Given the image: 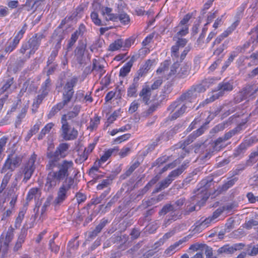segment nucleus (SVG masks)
Listing matches in <instances>:
<instances>
[{
    "label": "nucleus",
    "mask_w": 258,
    "mask_h": 258,
    "mask_svg": "<svg viewBox=\"0 0 258 258\" xmlns=\"http://www.w3.org/2000/svg\"><path fill=\"white\" fill-rule=\"evenodd\" d=\"M190 88L194 93L195 95H196V97H197L198 93L204 92L207 90L205 86L201 82L199 84L194 85Z\"/></svg>",
    "instance_id": "ea45409f"
},
{
    "label": "nucleus",
    "mask_w": 258,
    "mask_h": 258,
    "mask_svg": "<svg viewBox=\"0 0 258 258\" xmlns=\"http://www.w3.org/2000/svg\"><path fill=\"white\" fill-rule=\"evenodd\" d=\"M209 121H207L198 128L196 131L193 132L189 135L185 141L182 143H179V147L182 149H184L186 146L192 143L197 137L202 135L204 132L207 130V125L209 123Z\"/></svg>",
    "instance_id": "1a4fd4ad"
},
{
    "label": "nucleus",
    "mask_w": 258,
    "mask_h": 258,
    "mask_svg": "<svg viewBox=\"0 0 258 258\" xmlns=\"http://www.w3.org/2000/svg\"><path fill=\"white\" fill-rule=\"evenodd\" d=\"M139 85V82L133 80V83L130 85L127 89V95L128 97H132L137 96V92Z\"/></svg>",
    "instance_id": "2f4dec72"
},
{
    "label": "nucleus",
    "mask_w": 258,
    "mask_h": 258,
    "mask_svg": "<svg viewBox=\"0 0 258 258\" xmlns=\"http://www.w3.org/2000/svg\"><path fill=\"white\" fill-rule=\"evenodd\" d=\"M187 240V237H185L181 239H180L178 241L176 242L173 244L170 245L168 247L165 251L164 253L166 255H172L175 253L177 247L183 242H186Z\"/></svg>",
    "instance_id": "a878e982"
},
{
    "label": "nucleus",
    "mask_w": 258,
    "mask_h": 258,
    "mask_svg": "<svg viewBox=\"0 0 258 258\" xmlns=\"http://www.w3.org/2000/svg\"><path fill=\"white\" fill-rule=\"evenodd\" d=\"M46 96L40 94L34 99L33 104L32 105V111L33 113L37 111L40 104L42 103L43 99L45 98Z\"/></svg>",
    "instance_id": "7c9ffc66"
},
{
    "label": "nucleus",
    "mask_w": 258,
    "mask_h": 258,
    "mask_svg": "<svg viewBox=\"0 0 258 258\" xmlns=\"http://www.w3.org/2000/svg\"><path fill=\"white\" fill-rule=\"evenodd\" d=\"M75 57L77 62L80 65H85L90 60V54L87 50V43L79 41L74 51Z\"/></svg>",
    "instance_id": "20e7f679"
},
{
    "label": "nucleus",
    "mask_w": 258,
    "mask_h": 258,
    "mask_svg": "<svg viewBox=\"0 0 258 258\" xmlns=\"http://www.w3.org/2000/svg\"><path fill=\"white\" fill-rule=\"evenodd\" d=\"M213 220V218H211V217L209 216L208 218H206L201 222H196V226L192 231L195 232L201 231L203 229L207 227L209 224Z\"/></svg>",
    "instance_id": "393cba45"
},
{
    "label": "nucleus",
    "mask_w": 258,
    "mask_h": 258,
    "mask_svg": "<svg viewBox=\"0 0 258 258\" xmlns=\"http://www.w3.org/2000/svg\"><path fill=\"white\" fill-rule=\"evenodd\" d=\"M64 24V19L61 20L60 25L54 31L52 39L54 43H56V47L59 48L60 42L64 38V30L63 29V26Z\"/></svg>",
    "instance_id": "ddd939ff"
},
{
    "label": "nucleus",
    "mask_w": 258,
    "mask_h": 258,
    "mask_svg": "<svg viewBox=\"0 0 258 258\" xmlns=\"http://www.w3.org/2000/svg\"><path fill=\"white\" fill-rule=\"evenodd\" d=\"M51 81L48 77L45 82L42 84L41 89L40 90V93L45 96H47L50 90Z\"/></svg>",
    "instance_id": "4c0bfd02"
},
{
    "label": "nucleus",
    "mask_w": 258,
    "mask_h": 258,
    "mask_svg": "<svg viewBox=\"0 0 258 258\" xmlns=\"http://www.w3.org/2000/svg\"><path fill=\"white\" fill-rule=\"evenodd\" d=\"M187 106L186 103L183 104L171 116H169L170 120H174L183 114L186 111Z\"/></svg>",
    "instance_id": "c756f323"
},
{
    "label": "nucleus",
    "mask_w": 258,
    "mask_h": 258,
    "mask_svg": "<svg viewBox=\"0 0 258 258\" xmlns=\"http://www.w3.org/2000/svg\"><path fill=\"white\" fill-rule=\"evenodd\" d=\"M258 92V87L254 85H247L243 89L239 92V96L241 100L246 99L249 97L253 96Z\"/></svg>",
    "instance_id": "dca6fc26"
},
{
    "label": "nucleus",
    "mask_w": 258,
    "mask_h": 258,
    "mask_svg": "<svg viewBox=\"0 0 258 258\" xmlns=\"http://www.w3.org/2000/svg\"><path fill=\"white\" fill-rule=\"evenodd\" d=\"M197 98L196 95L192 91L190 88L185 92H183L179 97L168 106V111L172 112L176 108L180 106L182 103L187 101L192 102Z\"/></svg>",
    "instance_id": "39448f33"
},
{
    "label": "nucleus",
    "mask_w": 258,
    "mask_h": 258,
    "mask_svg": "<svg viewBox=\"0 0 258 258\" xmlns=\"http://www.w3.org/2000/svg\"><path fill=\"white\" fill-rule=\"evenodd\" d=\"M179 66L180 64L178 62H175L171 66L170 72L168 75V79L173 76H175L176 78V74L179 71Z\"/></svg>",
    "instance_id": "8fccbe9b"
},
{
    "label": "nucleus",
    "mask_w": 258,
    "mask_h": 258,
    "mask_svg": "<svg viewBox=\"0 0 258 258\" xmlns=\"http://www.w3.org/2000/svg\"><path fill=\"white\" fill-rule=\"evenodd\" d=\"M236 25L233 23L231 27H229L221 35L216 38L213 43V47L215 45H218L221 43L222 40L227 37L236 28Z\"/></svg>",
    "instance_id": "b1692460"
},
{
    "label": "nucleus",
    "mask_w": 258,
    "mask_h": 258,
    "mask_svg": "<svg viewBox=\"0 0 258 258\" xmlns=\"http://www.w3.org/2000/svg\"><path fill=\"white\" fill-rule=\"evenodd\" d=\"M78 81V78L74 77L66 84V90H67L66 91V105L73 98L74 94L73 88L77 84Z\"/></svg>",
    "instance_id": "2eb2a0df"
},
{
    "label": "nucleus",
    "mask_w": 258,
    "mask_h": 258,
    "mask_svg": "<svg viewBox=\"0 0 258 258\" xmlns=\"http://www.w3.org/2000/svg\"><path fill=\"white\" fill-rule=\"evenodd\" d=\"M140 163L138 161H135L126 171V172L122 174L121 177L123 179H125L131 175L133 171L139 166Z\"/></svg>",
    "instance_id": "a19ab883"
},
{
    "label": "nucleus",
    "mask_w": 258,
    "mask_h": 258,
    "mask_svg": "<svg viewBox=\"0 0 258 258\" xmlns=\"http://www.w3.org/2000/svg\"><path fill=\"white\" fill-rule=\"evenodd\" d=\"M108 223V219L105 218L101 219L99 224L96 226L95 228L88 232V238L93 239L95 238Z\"/></svg>",
    "instance_id": "f3484780"
},
{
    "label": "nucleus",
    "mask_w": 258,
    "mask_h": 258,
    "mask_svg": "<svg viewBox=\"0 0 258 258\" xmlns=\"http://www.w3.org/2000/svg\"><path fill=\"white\" fill-rule=\"evenodd\" d=\"M232 90V83L225 81L219 83L216 88L217 91H218L219 93H221L222 96H223L225 92H229Z\"/></svg>",
    "instance_id": "4be33fe9"
},
{
    "label": "nucleus",
    "mask_w": 258,
    "mask_h": 258,
    "mask_svg": "<svg viewBox=\"0 0 258 258\" xmlns=\"http://www.w3.org/2000/svg\"><path fill=\"white\" fill-rule=\"evenodd\" d=\"M258 156V147L257 148L256 151L252 152L250 155L249 159L246 162V164L247 166H251L253 163H255L256 160L255 159L256 157Z\"/></svg>",
    "instance_id": "6e6d98bb"
},
{
    "label": "nucleus",
    "mask_w": 258,
    "mask_h": 258,
    "mask_svg": "<svg viewBox=\"0 0 258 258\" xmlns=\"http://www.w3.org/2000/svg\"><path fill=\"white\" fill-rule=\"evenodd\" d=\"M113 239L114 243L120 244L121 243H126L128 240V236L125 234L118 235L114 237Z\"/></svg>",
    "instance_id": "3c124183"
},
{
    "label": "nucleus",
    "mask_w": 258,
    "mask_h": 258,
    "mask_svg": "<svg viewBox=\"0 0 258 258\" xmlns=\"http://www.w3.org/2000/svg\"><path fill=\"white\" fill-rule=\"evenodd\" d=\"M237 207V204L235 202H231L228 203L222 206V208L224 211H227L228 212L231 211L232 210H234Z\"/></svg>",
    "instance_id": "0e129e2a"
},
{
    "label": "nucleus",
    "mask_w": 258,
    "mask_h": 258,
    "mask_svg": "<svg viewBox=\"0 0 258 258\" xmlns=\"http://www.w3.org/2000/svg\"><path fill=\"white\" fill-rule=\"evenodd\" d=\"M244 246L245 244L243 243H235L232 245L226 244L217 250V253L218 254H232L236 251L242 249Z\"/></svg>",
    "instance_id": "9d476101"
},
{
    "label": "nucleus",
    "mask_w": 258,
    "mask_h": 258,
    "mask_svg": "<svg viewBox=\"0 0 258 258\" xmlns=\"http://www.w3.org/2000/svg\"><path fill=\"white\" fill-rule=\"evenodd\" d=\"M175 31L177 32L176 35L173 37V39L176 40V37L185 36L188 32V25H180L179 23L178 26L175 28Z\"/></svg>",
    "instance_id": "bb28decb"
},
{
    "label": "nucleus",
    "mask_w": 258,
    "mask_h": 258,
    "mask_svg": "<svg viewBox=\"0 0 258 258\" xmlns=\"http://www.w3.org/2000/svg\"><path fill=\"white\" fill-rule=\"evenodd\" d=\"M47 157L50 159L49 168L52 170L45 185V189L49 191L64 178V143L60 144L54 152H48Z\"/></svg>",
    "instance_id": "f257e3e1"
},
{
    "label": "nucleus",
    "mask_w": 258,
    "mask_h": 258,
    "mask_svg": "<svg viewBox=\"0 0 258 258\" xmlns=\"http://www.w3.org/2000/svg\"><path fill=\"white\" fill-rule=\"evenodd\" d=\"M139 96L144 103L148 104L151 96V90L150 89L149 85H145L143 87L139 93Z\"/></svg>",
    "instance_id": "aec40b11"
},
{
    "label": "nucleus",
    "mask_w": 258,
    "mask_h": 258,
    "mask_svg": "<svg viewBox=\"0 0 258 258\" xmlns=\"http://www.w3.org/2000/svg\"><path fill=\"white\" fill-rule=\"evenodd\" d=\"M190 70V64L185 63L182 64L178 73L176 74V78L178 79H183L186 78L189 74Z\"/></svg>",
    "instance_id": "5701e85b"
},
{
    "label": "nucleus",
    "mask_w": 258,
    "mask_h": 258,
    "mask_svg": "<svg viewBox=\"0 0 258 258\" xmlns=\"http://www.w3.org/2000/svg\"><path fill=\"white\" fill-rule=\"evenodd\" d=\"M168 212L170 213V219L176 220V219H180L181 217V213L179 211H177V209L175 208L174 205L171 204H166L164 205L162 209L159 212L160 215H165Z\"/></svg>",
    "instance_id": "9b49d317"
},
{
    "label": "nucleus",
    "mask_w": 258,
    "mask_h": 258,
    "mask_svg": "<svg viewBox=\"0 0 258 258\" xmlns=\"http://www.w3.org/2000/svg\"><path fill=\"white\" fill-rule=\"evenodd\" d=\"M118 20H119L122 24L126 25L129 23L130 19L129 16L127 14L125 13H121L118 14Z\"/></svg>",
    "instance_id": "13d9d810"
},
{
    "label": "nucleus",
    "mask_w": 258,
    "mask_h": 258,
    "mask_svg": "<svg viewBox=\"0 0 258 258\" xmlns=\"http://www.w3.org/2000/svg\"><path fill=\"white\" fill-rule=\"evenodd\" d=\"M97 61L96 59H94L93 60V68L92 71H95L100 74V78L103 75L105 71L104 70V67L101 64H97Z\"/></svg>",
    "instance_id": "de8ad7c7"
},
{
    "label": "nucleus",
    "mask_w": 258,
    "mask_h": 258,
    "mask_svg": "<svg viewBox=\"0 0 258 258\" xmlns=\"http://www.w3.org/2000/svg\"><path fill=\"white\" fill-rule=\"evenodd\" d=\"M238 178L237 177H234L232 179L228 180L227 182L224 183L222 186V189L223 190H226L230 187L232 186L235 182L237 181Z\"/></svg>",
    "instance_id": "e2e57ef3"
},
{
    "label": "nucleus",
    "mask_w": 258,
    "mask_h": 258,
    "mask_svg": "<svg viewBox=\"0 0 258 258\" xmlns=\"http://www.w3.org/2000/svg\"><path fill=\"white\" fill-rule=\"evenodd\" d=\"M39 191V189L37 187L31 188L28 192L26 200L28 202L30 201L33 199L35 195L37 194Z\"/></svg>",
    "instance_id": "774afa93"
},
{
    "label": "nucleus",
    "mask_w": 258,
    "mask_h": 258,
    "mask_svg": "<svg viewBox=\"0 0 258 258\" xmlns=\"http://www.w3.org/2000/svg\"><path fill=\"white\" fill-rule=\"evenodd\" d=\"M247 147L248 144H247L246 143H241L235 151L234 156L235 157L239 156L241 154L243 153L244 151H245Z\"/></svg>",
    "instance_id": "5fc2aeb1"
},
{
    "label": "nucleus",
    "mask_w": 258,
    "mask_h": 258,
    "mask_svg": "<svg viewBox=\"0 0 258 258\" xmlns=\"http://www.w3.org/2000/svg\"><path fill=\"white\" fill-rule=\"evenodd\" d=\"M23 90H27L29 93L36 91L37 87L35 85L34 81H31L30 79H28L26 82L24 83Z\"/></svg>",
    "instance_id": "473e14b6"
},
{
    "label": "nucleus",
    "mask_w": 258,
    "mask_h": 258,
    "mask_svg": "<svg viewBox=\"0 0 258 258\" xmlns=\"http://www.w3.org/2000/svg\"><path fill=\"white\" fill-rule=\"evenodd\" d=\"M112 180L109 179H105L102 181L101 183L97 186V190H102L111 184Z\"/></svg>",
    "instance_id": "69168bd1"
},
{
    "label": "nucleus",
    "mask_w": 258,
    "mask_h": 258,
    "mask_svg": "<svg viewBox=\"0 0 258 258\" xmlns=\"http://www.w3.org/2000/svg\"><path fill=\"white\" fill-rule=\"evenodd\" d=\"M3 82L4 84L2 87L0 89V95L7 91L14 84V78L9 76L7 79L4 80Z\"/></svg>",
    "instance_id": "f704fd0d"
},
{
    "label": "nucleus",
    "mask_w": 258,
    "mask_h": 258,
    "mask_svg": "<svg viewBox=\"0 0 258 258\" xmlns=\"http://www.w3.org/2000/svg\"><path fill=\"white\" fill-rule=\"evenodd\" d=\"M64 200V184H62L59 188L57 192V196L55 199L53 203L54 205L57 206L61 204Z\"/></svg>",
    "instance_id": "c85d7f7f"
},
{
    "label": "nucleus",
    "mask_w": 258,
    "mask_h": 258,
    "mask_svg": "<svg viewBox=\"0 0 258 258\" xmlns=\"http://www.w3.org/2000/svg\"><path fill=\"white\" fill-rule=\"evenodd\" d=\"M19 42L14 38L12 42H10L6 45L5 51L7 53L11 52L13 50L15 49L17 45L19 44Z\"/></svg>",
    "instance_id": "09e8293b"
},
{
    "label": "nucleus",
    "mask_w": 258,
    "mask_h": 258,
    "mask_svg": "<svg viewBox=\"0 0 258 258\" xmlns=\"http://www.w3.org/2000/svg\"><path fill=\"white\" fill-rule=\"evenodd\" d=\"M53 124L52 123H47L41 131L40 134L38 135V139L41 140L43 139L46 134L49 133L52 127Z\"/></svg>",
    "instance_id": "37998d69"
},
{
    "label": "nucleus",
    "mask_w": 258,
    "mask_h": 258,
    "mask_svg": "<svg viewBox=\"0 0 258 258\" xmlns=\"http://www.w3.org/2000/svg\"><path fill=\"white\" fill-rule=\"evenodd\" d=\"M214 92L215 93L213 94L211 96H210L208 98H207L205 101L199 104V106L197 108V109H198L200 107L204 106L206 104L214 101L215 100L218 99L220 97L222 96L221 93H219L217 91V90L216 91H214Z\"/></svg>",
    "instance_id": "c9c22d12"
},
{
    "label": "nucleus",
    "mask_w": 258,
    "mask_h": 258,
    "mask_svg": "<svg viewBox=\"0 0 258 258\" xmlns=\"http://www.w3.org/2000/svg\"><path fill=\"white\" fill-rule=\"evenodd\" d=\"M28 228L23 227L21 229L20 234L19 236L17 242L22 244L24 242L26 235L27 234V229Z\"/></svg>",
    "instance_id": "864d4df0"
},
{
    "label": "nucleus",
    "mask_w": 258,
    "mask_h": 258,
    "mask_svg": "<svg viewBox=\"0 0 258 258\" xmlns=\"http://www.w3.org/2000/svg\"><path fill=\"white\" fill-rule=\"evenodd\" d=\"M112 9L110 8L106 7L102 9L101 14L104 17L106 21H111L113 22H117L118 20V14H115L112 13Z\"/></svg>",
    "instance_id": "412c9836"
},
{
    "label": "nucleus",
    "mask_w": 258,
    "mask_h": 258,
    "mask_svg": "<svg viewBox=\"0 0 258 258\" xmlns=\"http://www.w3.org/2000/svg\"><path fill=\"white\" fill-rule=\"evenodd\" d=\"M131 62L130 63H126L123 67H122L119 71V76L122 77H124L127 76V75L131 71V69L132 68Z\"/></svg>",
    "instance_id": "49530a36"
},
{
    "label": "nucleus",
    "mask_w": 258,
    "mask_h": 258,
    "mask_svg": "<svg viewBox=\"0 0 258 258\" xmlns=\"http://www.w3.org/2000/svg\"><path fill=\"white\" fill-rule=\"evenodd\" d=\"M80 109L81 106L77 105H74L73 108H70L67 114H66V122L70 120L71 122L70 124H72L73 125H78L79 121L77 120V117L80 111Z\"/></svg>",
    "instance_id": "4468645a"
},
{
    "label": "nucleus",
    "mask_w": 258,
    "mask_h": 258,
    "mask_svg": "<svg viewBox=\"0 0 258 258\" xmlns=\"http://www.w3.org/2000/svg\"><path fill=\"white\" fill-rule=\"evenodd\" d=\"M27 111V107H24L21 109V112L17 116V119L16 120L15 123L16 126L17 125H19L21 123L22 119L25 117Z\"/></svg>",
    "instance_id": "bf43d9fd"
},
{
    "label": "nucleus",
    "mask_w": 258,
    "mask_h": 258,
    "mask_svg": "<svg viewBox=\"0 0 258 258\" xmlns=\"http://www.w3.org/2000/svg\"><path fill=\"white\" fill-rule=\"evenodd\" d=\"M258 225V221L253 219H250L248 221H246L244 224L243 227L247 229H250L252 227Z\"/></svg>",
    "instance_id": "338daca9"
},
{
    "label": "nucleus",
    "mask_w": 258,
    "mask_h": 258,
    "mask_svg": "<svg viewBox=\"0 0 258 258\" xmlns=\"http://www.w3.org/2000/svg\"><path fill=\"white\" fill-rule=\"evenodd\" d=\"M25 212L24 211H22L19 212L18 217H17L15 221V227L16 228H19L21 226V224L23 219L24 218Z\"/></svg>",
    "instance_id": "680f3d73"
},
{
    "label": "nucleus",
    "mask_w": 258,
    "mask_h": 258,
    "mask_svg": "<svg viewBox=\"0 0 258 258\" xmlns=\"http://www.w3.org/2000/svg\"><path fill=\"white\" fill-rule=\"evenodd\" d=\"M85 28L84 26L81 24L79 29L76 30L71 35V38L68 41V44L67 45V50L69 51L72 49L73 45L75 44L77 40H78L79 36L82 33V30Z\"/></svg>",
    "instance_id": "6ab92c4d"
},
{
    "label": "nucleus",
    "mask_w": 258,
    "mask_h": 258,
    "mask_svg": "<svg viewBox=\"0 0 258 258\" xmlns=\"http://www.w3.org/2000/svg\"><path fill=\"white\" fill-rule=\"evenodd\" d=\"M246 251L250 256H255L258 254V247L256 245L253 246L251 245H248Z\"/></svg>",
    "instance_id": "603ef678"
},
{
    "label": "nucleus",
    "mask_w": 258,
    "mask_h": 258,
    "mask_svg": "<svg viewBox=\"0 0 258 258\" xmlns=\"http://www.w3.org/2000/svg\"><path fill=\"white\" fill-rule=\"evenodd\" d=\"M12 175V173L11 172H8L4 176L0 186V193H2L3 191L6 188L8 183L11 178Z\"/></svg>",
    "instance_id": "c03bdc74"
},
{
    "label": "nucleus",
    "mask_w": 258,
    "mask_h": 258,
    "mask_svg": "<svg viewBox=\"0 0 258 258\" xmlns=\"http://www.w3.org/2000/svg\"><path fill=\"white\" fill-rule=\"evenodd\" d=\"M73 164L72 161L68 162L66 161V176H70L69 178L66 179V182H68L67 187L66 186V190L67 188H70L73 185L74 181L72 177L73 176L74 177H76L78 174V172H76L73 168Z\"/></svg>",
    "instance_id": "f8f14e48"
},
{
    "label": "nucleus",
    "mask_w": 258,
    "mask_h": 258,
    "mask_svg": "<svg viewBox=\"0 0 258 258\" xmlns=\"http://www.w3.org/2000/svg\"><path fill=\"white\" fill-rule=\"evenodd\" d=\"M115 151H118V149H109L108 151H106L104 155H103L101 157L99 161H100L101 163H104L111 156L112 153Z\"/></svg>",
    "instance_id": "4d7b16f0"
},
{
    "label": "nucleus",
    "mask_w": 258,
    "mask_h": 258,
    "mask_svg": "<svg viewBox=\"0 0 258 258\" xmlns=\"http://www.w3.org/2000/svg\"><path fill=\"white\" fill-rule=\"evenodd\" d=\"M171 178H169L168 176L166 177L164 180L159 182L155 188L153 193L158 192L166 188H167L172 182Z\"/></svg>",
    "instance_id": "cd10ccee"
},
{
    "label": "nucleus",
    "mask_w": 258,
    "mask_h": 258,
    "mask_svg": "<svg viewBox=\"0 0 258 258\" xmlns=\"http://www.w3.org/2000/svg\"><path fill=\"white\" fill-rule=\"evenodd\" d=\"M13 233L12 231H8L6 234L5 242H4V246L5 248L3 249L2 251V256L4 257V256L7 254L8 247L9 242L11 241V240L13 238Z\"/></svg>",
    "instance_id": "e433bc0d"
},
{
    "label": "nucleus",
    "mask_w": 258,
    "mask_h": 258,
    "mask_svg": "<svg viewBox=\"0 0 258 258\" xmlns=\"http://www.w3.org/2000/svg\"><path fill=\"white\" fill-rule=\"evenodd\" d=\"M228 145L221 137L214 142L202 144H197L194 147L195 153H200V158L202 160L210 159L215 152H219Z\"/></svg>",
    "instance_id": "f03ea898"
},
{
    "label": "nucleus",
    "mask_w": 258,
    "mask_h": 258,
    "mask_svg": "<svg viewBox=\"0 0 258 258\" xmlns=\"http://www.w3.org/2000/svg\"><path fill=\"white\" fill-rule=\"evenodd\" d=\"M83 10L84 8L83 7L81 6H79L76 9V11L73 13V14L69 17L68 20H74L76 17H81Z\"/></svg>",
    "instance_id": "052dcab7"
},
{
    "label": "nucleus",
    "mask_w": 258,
    "mask_h": 258,
    "mask_svg": "<svg viewBox=\"0 0 258 258\" xmlns=\"http://www.w3.org/2000/svg\"><path fill=\"white\" fill-rule=\"evenodd\" d=\"M66 140H73L77 138L78 136V131L76 130L74 125L70 124L69 122H66Z\"/></svg>",
    "instance_id": "a211bd4d"
},
{
    "label": "nucleus",
    "mask_w": 258,
    "mask_h": 258,
    "mask_svg": "<svg viewBox=\"0 0 258 258\" xmlns=\"http://www.w3.org/2000/svg\"><path fill=\"white\" fill-rule=\"evenodd\" d=\"M200 185V187L195 191V195L191 197L187 202L192 204L197 203L199 207V209L201 206L205 203L209 197L207 191V188L209 186L208 181L205 179L203 180Z\"/></svg>",
    "instance_id": "7ed1b4c3"
},
{
    "label": "nucleus",
    "mask_w": 258,
    "mask_h": 258,
    "mask_svg": "<svg viewBox=\"0 0 258 258\" xmlns=\"http://www.w3.org/2000/svg\"><path fill=\"white\" fill-rule=\"evenodd\" d=\"M44 37V35L42 33H36L27 42L30 48L27 58H30L31 55L34 54L38 49L41 41Z\"/></svg>",
    "instance_id": "6e6552de"
},
{
    "label": "nucleus",
    "mask_w": 258,
    "mask_h": 258,
    "mask_svg": "<svg viewBox=\"0 0 258 258\" xmlns=\"http://www.w3.org/2000/svg\"><path fill=\"white\" fill-rule=\"evenodd\" d=\"M185 169L186 164H183L178 168L172 171L168 176L173 181L177 177L180 175Z\"/></svg>",
    "instance_id": "72a5a7b5"
},
{
    "label": "nucleus",
    "mask_w": 258,
    "mask_h": 258,
    "mask_svg": "<svg viewBox=\"0 0 258 258\" xmlns=\"http://www.w3.org/2000/svg\"><path fill=\"white\" fill-rule=\"evenodd\" d=\"M64 106V100H62L61 102L58 103L56 105L53 106L49 114H48V118H50L53 116L57 112L63 108Z\"/></svg>",
    "instance_id": "58836bf2"
},
{
    "label": "nucleus",
    "mask_w": 258,
    "mask_h": 258,
    "mask_svg": "<svg viewBox=\"0 0 258 258\" xmlns=\"http://www.w3.org/2000/svg\"><path fill=\"white\" fill-rule=\"evenodd\" d=\"M37 157V155L34 153L29 158L28 161L22 167V173L24 175V178L22 180L23 182L26 183L33 175L36 168L35 163Z\"/></svg>",
    "instance_id": "423d86ee"
},
{
    "label": "nucleus",
    "mask_w": 258,
    "mask_h": 258,
    "mask_svg": "<svg viewBox=\"0 0 258 258\" xmlns=\"http://www.w3.org/2000/svg\"><path fill=\"white\" fill-rule=\"evenodd\" d=\"M123 45V40L121 39H118L114 41L113 43L110 44L109 46V50L114 51L117 50L122 47Z\"/></svg>",
    "instance_id": "79ce46f5"
},
{
    "label": "nucleus",
    "mask_w": 258,
    "mask_h": 258,
    "mask_svg": "<svg viewBox=\"0 0 258 258\" xmlns=\"http://www.w3.org/2000/svg\"><path fill=\"white\" fill-rule=\"evenodd\" d=\"M21 161L22 159L20 157L17 155L14 156L12 154L9 155L1 170V173H6L9 170L12 173L17 167L20 166Z\"/></svg>",
    "instance_id": "0eeeda50"
},
{
    "label": "nucleus",
    "mask_w": 258,
    "mask_h": 258,
    "mask_svg": "<svg viewBox=\"0 0 258 258\" xmlns=\"http://www.w3.org/2000/svg\"><path fill=\"white\" fill-rule=\"evenodd\" d=\"M240 131V127H235L230 131H229L228 132L225 133L224 135L222 137H221L223 140L225 141H227L230 139H231L232 137H233L234 135L237 134Z\"/></svg>",
    "instance_id": "a18cd8bd"
}]
</instances>
